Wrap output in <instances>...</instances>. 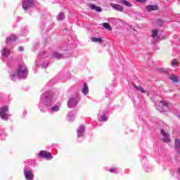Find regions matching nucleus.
Instances as JSON below:
<instances>
[{"mask_svg":"<svg viewBox=\"0 0 180 180\" xmlns=\"http://www.w3.org/2000/svg\"><path fill=\"white\" fill-rule=\"evenodd\" d=\"M56 98L53 96V94L49 91H46L41 96L39 106H49L51 105L53 102H55Z\"/></svg>","mask_w":180,"mask_h":180,"instance_id":"f257e3e1","label":"nucleus"},{"mask_svg":"<svg viewBox=\"0 0 180 180\" xmlns=\"http://www.w3.org/2000/svg\"><path fill=\"white\" fill-rule=\"evenodd\" d=\"M27 75V67H26L25 63H21L18 65L16 73L11 75L10 78L11 79H15L16 77L18 78H26Z\"/></svg>","mask_w":180,"mask_h":180,"instance_id":"f03ea898","label":"nucleus"},{"mask_svg":"<svg viewBox=\"0 0 180 180\" xmlns=\"http://www.w3.org/2000/svg\"><path fill=\"white\" fill-rule=\"evenodd\" d=\"M8 109V106H4L0 108V117L3 119V120H8V119H9V116L7 113Z\"/></svg>","mask_w":180,"mask_h":180,"instance_id":"7ed1b4c3","label":"nucleus"},{"mask_svg":"<svg viewBox=\"0 0 180 180\" xmlns=\"http://www.w3.org/2000/svg\"><path fill=\"white\" fill-rule=\"evenodd\" d=\"M169 103L164 101H160L159 102V110L161 113L164 112H168V109H169Z\"/></svg>","mask_w":180,"mask_h":180,"instance_id":"20e7f679","label":"nucleus"},{"mask_svg":"<svg viewBox=\"0 0 180 180\" xmlns=\"http://www.w3.org/2000/svg\"><path fill=\"white\" fill-rule=\"evenodd\" d=\"M33 5V0H23L22 6L24 11H27L29 8H32Z\"/></svg>","mask_w":180,"mask_h":180,"instance_id":"39448f33","label":"nucleus"},{"mask_svg":"<svg viewBox=\"0 0 180 180\" xmlns=\"http://www.w3.org/2000/svg\"><path fill=\"white\" fill-rule=\"evenodd\" d=\"M24 175L27 180H33V172L31 169L24 168Z\"/></svg>","mask_w":180,"mask_h":180,"instance_id":"423d86ee","label":"nucleus"},{"mask_svg":"<svg viewBox=\"0 0 180 180\" xmlns=\"http://www.w3.org/2000/svg\"><path fill=\"white\" fill-rule=\"evenodd\" d=\"M39 157L42 158H46V160H51V158H53L51 153L46 150H41L39 152Z\"/></svg>","mask_w":180,"mask_h":180,"instance_id":"0eeeda50","label":"nucleus"},{"mask_svg":"<svg viewBox=\"0 0 180 180\" xmlns=\"http://www.w3.org/2000/svg\"><path fill=\"white\" fill-rule=\"evenodd\" d=\"M99 122H106L108 117H106V111L100 110L98 115Z\"/></svg>","mask_w":180,"mask_h":180,"instance_id":"6e6552de","label":"nucleus"},{"mask_svg":"<svg viewBox=\"0 0 180 180\" xmlns=\"http://www.w3.org/2000/svg\"><path fill=\"white\" fill-rule=\"evenodd\" d=\"M78 105V99L77 98H70L68 102V106L70 109H72V108H75Z\"/></svg>","mask_w":180,"mask_h":180,"instance_id":"1a4fd4ad","label":"nucleus"},{"mask_svg":"<svg viewBox=\"0 0 180 180\" xmlns=\"http://www.w3.org/2000/svg\"><path fill=\"white\" fill-rule=\"evenodd\" d=\"M150 37L153 39V43H157L158 41V30H152Z\"/></svg>","mask_w":180,"mask_h":180,"instance_id":"9d476101","label":"nucleus"},{"mask_svg":"<svg viewBox=\"0 0 180 180\" xmlns=\"http://www.w3.org/2000/svg\"><path fill=\"white\" fill-rule=\"evenodd\" d=\"M161 134L165 137V139H161L164 143H171V140L168 139L169 135L164 129L161 130Z\"/></svg>","mask_w":180,"mask_h":180,"instance_id":"9b49d317","label":"nucleus"},{"mask_svg":"<svg viewBox=\"0 0 180 180\" xmlns=\"http://www.w3.org/2000/svg\"><path fill=\"white\" fill-rule=\"evenodd\" d=\"M110 6L115 9V11H118L119 12H123V11H124V8H123V6L120 4H110Z\"/></svg>","mask_w":180,"mask_h":180,"instance_id":"f8f14e48","label":"nucleus"},{"mask_svg":"<svg viewBox=\"0 0 180 180\" xmlns=\"http://www.w3.org/2000/svg\"><path fill=\"white\" fill-rule=\"evenodd\" d=\"M1 53L3 57H9V56L11 55V49H9L8 47H4L1 50Z\"/></svg>","mask_w":180,"mask_h":180,"instance_id":"ddd939ff","label":"nucleus"},{"mask_svg":"<svg viewBox=\"0 0 180 180\" xmlns=\"http://www.w3.org/2000/svg\"><path fill=\"white\" fill-rule=\"evenodd\" d=\"M170 81H172L174 84H178L179 82V77L175 75H169L168 77Z\"/></svg>","mask_w":180,"mask_h":180,"instance_id":"4468645a","label":"nucleus"},{"mask_svg":"<svg viewBox=\"0 0 180 180\" xmlns=\"http://www.w3.org/2000/svg\"><path fill=\"white\" fill-rule=\"evenodd\" d=\"M147 12H153V11H158V6L157 5H149L146 6Z\"/></svg>","mask_w":180,"mask_h":180,"instance_id":"2eb2a0df","label":"nucleus"},{"mask_svg":"<svg viewBox=\"0 0 180 180\" xmlns=\"http://www.w3.org/2000/svg\"><path fill=\"white\" fill-rule=\"evenodd\" d=\"M84 132H85V127L80 126L77 129V137H82L84 136Z\"/></svg>","mask_w":180,"mask_h":180,"instance_id":"dca6fc26","label":"nucleus"},{"mask_svg":"<svg viewBox=\"0 0 180 180\" xmlns=\"http://www.w3.org/2000/svg\"><path fill=\"white\" fill-rule=\"evenodd\" d=\"M82 94L84 95H88V94H89V88L88 87V84H86V83L83 84Z\"/></svg>","mask_w":180,"mask_h":180,"instance_id":"f3484780","label":"nucleus"},{"mask_svg":"<svg viewBox=\"0 0 180 180\" xmlns=\"http://www.w3.org/2000/svg\"><path fill=\"white\" fill-rule=\"evenodd\" d=\"M89 8L92 11H96V12H102V8L99 6H96L95 4H90Z\"/></svg>","mask_w":180,"mask_h":180,"instance_id":"a211bd4d","label":"nucleus"},{"mask_svg":"<svg viewBox=\"0 0 180 180\" xmlns=\"http://www.w3.org/2000/svg\"><path fill=\"white\" fill-rule=\"evenodd\" d=\"M174 143V148L176 149L177 154H180V140L176 139Z\"/></svg>","mask_w":180,"mask_h":180,"instance_id":"6ab92c4d","label":"nucleus"},{"mask_svg":"<svg viewBox=\"0 0 180 180\" xmlns=\"http://www.w3.org/2000/svg\"><path fill=\"white\" fill-rule=\"evenodd\" d=\"M15 40H16V36L11 35V36L6 38V43L7 44H9V43H12V41H15Z\"/></svg>","mask_w":180,"mask_h":180,"instance_id":"aec40b11","label":"nucleus"},{"mask_svg":"<svg viewBox=\"0 0 180 180\" xmlns=\"http://www.w3.org/2000/svg\"><path fill=\"white\" fill-rule=\"evenodd\" d=\"M90 40L93 43H98V44H102V42L103 41L101 38H98V37H92L91 38Z\"/></svg>","mask_w":180,"mask_h":180,"instance_id":"412c9836","label":"nucleus"},{"mask_svg":"<svg viewBox=\"0 0 180 180\" xmlns=\"http://www.w3.org/2000/svg\"><path fill=\"white\" fill-rule=\"evenodd\" d=\"M67 119L69 122H72L75 119V114L72 112H70L67 116Z\"/></svg>","mask_w":180,"mask_h":180,"instance_id":"4be33fe9","label":"nucleus"},{"mask_svg":"<svg viewBox=\"0 0 180 180\" xmlns=\"http://www.w3.org/2000/svg\"><path fill=\"white\" fill-rule=\"evenodd\" d=\"M119 3L124 5L125 6H128V8L131 6V3L129 2L127 0H120Z\"/></svg>","mask_w":180,"mask_h":180,"instance_id":"5701e85b","label":"nucleus"},{"mask_svg":"<svg viewBox=\"0 0 180 180\" xmlns=\"http://www.w3.org/2000/svg\"><path fill=\"white\" fill-rule=\"evenodd\" d=\"M53 57L55 58H57L58 60H60V58H63L64 57V56H63V54L55 52V53H53Z\"/></svg>","mask_w":180,"mask_h":180,"instance_id":"b1692460","label":"nucleus"},{"mask_svg":"<svg viewBox=\"0 0 180 180\" xmlns=\"http://www.w3.org/2000/svg\"><path fill=\"white\" fill-rule=\"evenodd\" d=\"M134 88L139 91V92H141V94H146V90L141 86H134Z\"/></svg>","mask_w":180,"mask_h":180,"instance_id":"393cba45","label":"nucleus"},{"mask_svg":"<svg viewBox=\"0 0 180 180\" xmlns=\"http://www.w3.org/2000/svg\"><path fill=\"white\" fill-rule=\"evenodd\" d=\"M65 18V15H64V13L61 12L58 15V20H63Z\"/></svg>","mask_w":180,"mask_h":180,"instance_id":"a878e982","label":"nucleus"},{"mask_svg":"<svg viewBox=\"0 0 180 180\" xmlns=\"http://www.w3.org/2000/svg\"><path fill=\"white\" fill-rule=\"evenodd\" d=\"M103 26L105 29H107V30H112V27H110V25L108 22H104L103 24Z\"/></svg>","mask_w":180,"mask_h":180,"instance_id":"bb28decb","label":"nucleus"},{"mask_svg":"<svg viewBox=\"0 0 180 180\" xmlns=\"http://www.w3.org/2000/svg\"><path fill=\"white\" fill-rule=\"evenodd\" d=\"M51 112H58L60 110V107L58 105H55L51 108Z\"/></svg>","mask_w":180,"mask_h":180,"instance_id":"cd10ccee","label":"nucleus"},{"mask_svg":"<svg viewBox=\"0 0 180 180\" xmlns=\"http://www.w3.org/2000/svg\"><path fill=\"white\" fill-rule=\"evenodd\" d=\"M5 137H6V134H5V132H4L3 130L0 131V139L1 140H5Z\"/></svg>","mask_w":180,"mask_h":180,"instance_id":"c85d7f7f","label":"nucleus"},{"mask_svg":"<svg viewBox=\"0 0 180 180\" xmlns=\"http://www.w3.org/2000/svg\"><path fill=\"white\" fill-rule=\"evenodd\" d=\"M165 21L161 18L158 20V26H164Z\"/></svg>","mask_w":180,"mask_h":180,"instance_id":"c756f323","label":"nucleus"},{"mask_svg":"<svg viewBox=\"0 0 180 180\" xmlns=\"http://www.w3.org/2000/svg\"><path fill=\"white\" fill-rule=\"evenodd\" d=\"M179 62L176 59H174L172 60V65H179Z\"/></svg>","mask_w":180,"mask_h":180,"instance_id":"7c9ffc66","label":"nucleus"},{"mask_svg":"<svg viewBox=\"0 0 180 180\" xmlns=\"http://www.w3.org/2000/svg\"><path fill=\"white\" fill-rule=\"evenodd\" d=\"M159 72H160L161 74H167V72H168V71H167V70H164L162 68H160L159 69Z\"/></svg>","mask_w":180,"mask_h":180,"instance_id":"2f4dec72","label":"nucleus"},{"mask_svg":"<svg viewBox=\"0 0 180 180\" xmlns=\"http://www.w3.org/2000/svg\"><path fill=\"white\" fill-rule=\"evenodd\" d=\"M47 65H49V64L47 63V62H45L41 65V68H47Z\"/></svg>","mask_w":180,"mask_h":180,"instance_id":"473e14b6","label":"nucleus"},{"mask_svg":"<svg viewBox=\"0 0 180 180\" xmlns=\"http://www.w3.org/2000/svg\"><path fill=\"white\" fill-rule=\"evenodd\" d=\"M136 2H139V4H144L147 2V0H136Z\"/></svg>","mask_w":180,"mask_h":180,"instance_id":"72a5a7b5","label":"nucleus"},{"mask_svg":"<svg viewBox=\"0 0 180 180\" xmlns=\"http://www.w3.org/2000/svg\"><path fill=\"white\" fill-rule=\"evenodd\" d=\"M116 169H117L116 167H112V168L109 169V172H115V171H116Z\"/></svg>","mask_w":180,"mask_h":180,"instance_id":"f704fd0d","label":"nucleus"},{"mask_svg":"<svg viewBox=\"0 0 180 180\" xmlns=\"http://www.w3.org/2000/svg\"><path fill=\"white\" fill-rule=\"evenodd\" d=\"M18 51H23V46H19Z\"/></svg>","mask_w":180,"mask_h":180,"instance_id":"c9c22d12","label":"nucleus"},{"mask_svg":"<svg viewBox=\"0 0 180 180\" xmlns=\"http://www.w3.org/2000/svg\"><path fill=\"white\" fill-rule=\"evenodd\" d=\"M164 36H165V32H163Z\"/></svg>","mask_w":180,"mask_h":180,"instance_id":"e433bc0d","label":"nucleus"},{"mask_svg":"<svg viewBox=\"0 0 180 180\" xmlns=\"http://www.w3.org/2000/svg\"><path fill=\"white\" fill-rule=\"evenodd\" d=\"M39 57H41V54H39Z\"/></svg>","mask_w":180,"mask_h":180,"instance_id":"4c0bfd02","label":"nucleus"}]
</instances>
